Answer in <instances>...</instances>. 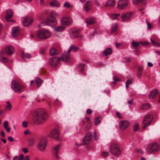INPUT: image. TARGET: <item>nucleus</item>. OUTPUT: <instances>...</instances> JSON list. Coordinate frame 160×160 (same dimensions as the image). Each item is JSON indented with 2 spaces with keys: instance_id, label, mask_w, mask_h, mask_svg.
I'll use <instances>...</instances> for the list:
<instances>
[{
  "instance_id": "f257e3e1",
  "label": "nucleus",
  "mask_w": 160,
  "mask_h": 160,
  "mask_svg": "<svg viewBox=\"0 0 160 160\" xmlns=\"http://www.w3.org/2000/svg\"><path fill=\"white\" fill-rule=\"evenodd\" d=\"M33 119L34 122L36 124H42L48 119L47 115L43 108L36 110L33 113Z\"/></svg>"
},
{
  "instance_id": "f03ea898",
  "label": "nucleus",
  "mask_w": 160,
  "mask_h": 160,
  "mask_svg": "<svg viewBox=\"0 0 160 160\" xmlns=\"http://www.w3.org/2000/svg\"><path fill=\"white\" fill-rule=\"evenodd\" d=\"M11 87L13 91L17 93L22 92L25 89V86L19 83L17 79L12 80Z\"/></svg>"
},
{
  "instance_id": "7ed1b4c3",
  "label": "nucleus",
  "mask_w": 160,
  "mask_h": 160,
  "mask_svg": "<svg viewBox=\"0 0 160 160\" xmlns=\"http://www.w3.org/2000/svg\"><path fill=\"white\" fill-rule=\"evenodd\" d=\"M111 153L113 155L118 157L121 154V151L118 144L115 142L110 144L109 148Z\"/></svg>"
},
{
  "instance_id": "20e7f679",
  "label": "nucleus",
  "mask_w": 160,
  "mask_h": 160,
  "mask_svg": "<svg viewBox=\"0 0 160 160\" xmlns=\"http://www.w3.org/2000/svg\"><path fill=\"white\" fill-rule=\"evenodd\" d=\"M51 33L48 30L42 29L38 31L37 33V36L39 39H45L49 38L51 36Z\"/></svg>"
},
{
  "instance_id": "39448f33",
  "label": "nucleus",
  "mask_w": 160,
  "mask_h": 160,
  "mask_svg": "<svg viewBox=\"0 0 160 160\" xmlns=\"http://www.w3.org/2000/svg\"><path fill=\"white\" fill-rule=\"evenodd\" d=\"M146 150L149 153L156 152L160 150V147L156 143H152L147 146Z\"/></svg>"
},
{
  "instance_id": "423d86ee",
  "label": "nucleus",
  "mask_w": 160,
  "mask_h": 160,
  "mask_svg": "<svg viewBox=\"0 0 160 160\" xmlns=\"http://www.w3.org/2000/svg\"><path fill=\"white\" fill-rule=\"evenodd\" d=\"M153 117L150 114H147L144 117L142 123L144 126L143 128L145 129L150 125L153 120Z\"/></svg>"
},
{
  "instance_id": "0eeeda50",
  "label": "nucleus",
  "mask_w": 160,
  "mask_h": 160,
  "mask_svg": "<svg viewBox=\"0 0 160 160\" xmlns=\"http://www.w3.org/2000/svg\"><path fill=\"white\" fill-rule=\"evenodd\" d=\"M92 138L91 133H88L84 137L83 139V142L81 143L80 145H84L89 143L91 141Z\"/></svg>"
},
{
  "instance_id": "6e6552de",
  "label": "nucleus",
  "mask_w": 160,
  "mask_h": 160,
  "mask_svg": "<svg viewBox=\"0 0 160 160\" xmlns=\"http://www.w3.org/2000/svg\"><path fill=\"white\" fill-rule=\"evenodd\" d=\"M70 52H64L61 55L60 58V60L64 62H68L70 60Z\"/></svg>"
},
{
  "instance_id": "1a4fd4ad",
  "label": "nucleus",
  "mask_w": 160,
  "mask_h": 160,
  "mask_svg": "<svg viewBox=\"0 0 160 160\" xmlns=\"http://www.w3.org/2000/svg\"><path fill=\"white\" fill-rule=\"evenodd\" d=\"M61 22L62 25L69 26L72 23V20L71 18L64 16L61 18Z\"/></svg>"
},
{
  "instance_id": "9d476101",
  "label": "nucleus",
  "mask_w": 160,
  "mask_h": 160,
  "mask_svg": "<svg viewBox=\"0 0 160 160\" xmlns=\"http://www.w3.org/2000/svg\"><path fill=\"white\" fill-rule=\"evenodd\" d=\"M60 61V58L57 57H52L49 59V62L50 64L53 67H56Z\"/></svg>"
},
{
  "instance_id": "9b49d317",
  "label": "nucleus",
  "mask_w": 160,
  "mask_h": 160,
  "mask_svg": "<svg viewBox=\"0 0 160 160\" xmlns=\"http://www.w3.org/2000/svg\"><path fill=\"white\" fill-rule=\"evenodd\" d=\"M128 0H120L118 2V6L119 9H123L126 7L128 4Z\"/></svg>"
},
{
  "instance_id": "f8f14e48",
  "label": "nucleus",
  "mask_w": 160,
  "mask_h": 160,
  "mask_svg": "<svg viewBox=\"0 0 160 160\" xmlns=\"http://www.w3.org/2000/svg\"><path fill=\"white\" fill-rule=\"evenodd\" d=\"M159 96L158 102L160 103V95H159V92L157 89L153 90L148 95L150 99Z\"/></svg>"
},
{
  "instance_id": "ddd939ff",
  "label": "nucleus",
  "mask_w": 160,
  "mask_h": 160,
  "mask_svg": "<svg viewBox=\"0 0 160 160\" xmlns=\"http://www.w3.org/2000/svg\"><path fill=\"white\" fill-rule=\"evenodd\" d=\"M47 142L44 140H42L38 146V148L41 152H44L46 149Z\"/></svg>"
},
{
  "instance_id": "4468645a",
  "label": "nucleus",
  "mask_w": 160,
  "mask_h": 160,
  "mask_svg": "<svg viewBox=\"0 0 160 160\" xmlns=\"http://www.w3.org/2000/svg\"><path fill=\"white\" fill-rule=\"evenodd\" d=\"M129 122L127 121H121L119 123V128L124 130L127 128L129 125Z\"/></svg>"
},
{
  "instance_id": "2eb2a0df",
  "label": "nucleus",
  "mask_w": 160,
  "mask_h": 160,
  "mask_svg": "<svg viewBox=\"0 0 160 160\" xmlns=\"http://www.w3.org/2000/svg\"><path fill=\"white\" fill-rule=\"evenodd\" d=\"M50 137L56 139H58L59 137V132L57 129H53L49 134Z\"/></svg>"
},
{
  "instance_id": "dca6fc26",
  "label": "nucleus",
  "mask_w": 160,
  "mask_h": 160,
  "mask_svg": "<svg viewBox=\"0 0 160 160\" xmlns=\"http://www.w3.org/2000/svg\"><path fill=\"white\" fill-rule=\"evenodd\" d=\"M57 20L56 18H48L45 21V22L46 24L51 25V24L53 25H56L57 23Z\"/></svg>"
},
{
  "instance_id": "f3484780",
  "label": "nucleus",
  "mask_w": 160,
  "mask_h": 160,
  "mask_svg": "<svg viewBox=\"0 0 160 160\" xmlns=\"http://www.w3.org/2000/svg\"><path fill=\"white\" fill-rule=\"evenodd\" d=\"M32 21V19L31 17H26L23 22V24L24 26L28 27L31 24Z\"/></svg>"
},
{
  "instance_id": "a211bd4d",
  "label": "nucleus",
  "mask_w": 160,
  "mask_h": 160,
  "mask_svg": "<svg viewBox=\"0 0 160 160\" xmlns=\"http://www.w3.org/2000/svg\"><path fill=\"white\" fill-rule=\"evenodd\" d=\"M132 13H126L122 14L121 16V18L123 21H128L130 19Z\"/></svg>"
},
{
  "instance_id": "6ab92c4d",
  "label": "nucleus",
  "mask_w": 160,
  "mask_h": 160,
  "mask_svg": "<svg viewBox=\"0 0 160 160\" xmlns=\"http://www.w3.org/2000/svg\"><path fill=\"white\" fill-rule=\"evenodd\" d=\"M14 52V48L12 46H8L6 48L5 52L9 55L12 54Z\"/></svg>"
},
{
  "instance_id": "aec40b11",
  "label": "nucleus",
  "mask_w": 160,
  "mask_h": 160,
  "mask_svg": "<svg viewBox=\"0 0 160 160\" xmlns=\"http://www.w3.org/2000/svg\"><path fill=\"white\" fill-rule=\"evenodd\" d=\"M60 145H58L53 148V152L54 156L57 159H59V157L58 155V150L59 149Z\"/></svg>"
},
{
  "instance_id": "412c9836",
  "label": "nucleus",
  "mask_w": 160,
  "mask_h": 160,
  "mask_svg": "<svg viewBox=\"0 0 160 160\" xmlns=\"http://www.w3.org/2000/svg\"><path fill=\"white\" fill-rule=\"evenodd\" d=\"M12 35L13 37L17 36L19 32V29L18 27H15L12 28Z\"/></svg>"
},
{
  "instance_id": "4be33fe9",
  "label": "nucleus",
  "mask_w": 160,
  "mask_h": 160,
  "mask_svg": "<svg viewBox=\"0 0 160 160\" xmlns=\"http://www.w3.org/2000/svg\"><path fill=\"white\" fill-rule=\"evenodd\" d=\"M92 3L91 1H88L86 2L84 6V9L86 11L89 10L91 8Z\"/></svg>"
},
{
  "instance_id": "5701e85b",
  "label": "nucleus",
  "mask_w": 160,
  "mask_h": 160,
  "mask_svg": "<svg viewBox=\"0 0 160 160\" xmlns=\"http://www.w3.org/2000/svg\"><path fill=\"white\" fill-rule=\"evenodd\" d=\"M116 4V2L115 0H108L104 6L105 7H113Z\"/></svg>"
},
{
  "instance_id": "b1692460",
  "label": "nucleus",
  "mask_w": 160,
  "mask_h": 160,
  "mask_svg": "<svg viewBox=\"0 0 160 160\" xmlns=\"http://www.w3.org/2000/svg\"><path fill=\"white\" fill-rule=\"evenodd\" d=\"M131 45L132 47V48L133 49H135V53L136 54L138 55V50L136 49L139 46V43L138 42H135L134 41H133L131 43Z\"/></svg>"
},
{
  "instance_id": "393cba45",
  "label": "nucleus",
  "mask_w": 160,
  "mask_h": 160,
  "mask_svg": "<svg viewBox=\"0 0 160 160\" xmlns=\"http://www.w3.org/2000/svg\"><path fill=\"white\" fill-rule=\"evenodd\" d=\"M13 14V12L11 10L9 9L7 10L5 18L8 21H9V19L11 18Z\"/></svg>"
},
{
  "instance_id": "a878e982",
  "label": "nucleus",
  "mask_w": 160,
  "mask_h": 160,
  "mask_svg": "<svg viewBox=\"0 0 160 160\" xmlns=\"http://www.w3.org/2000/svg\"><path fill=\"white\" fill-rule=\"evenodd\" d=\"M49 53L51 56H53L57 55L59 53V52L58 51L56 50L55 48H53L49 50Z\"/></svg>"
},
{
  "instance_id": "bb28decb",
  "label": "nucleus",
  "mask_w": 160,
  "mask_h": 160,
  "mask_svg": "<svg viewBox=\"0 0 160 160\" xmlns=\"http://www.w3.org/2000/svg\"><path fill=\"white\" fill-rule=\"evenodd\" d=\"M79 31L76 29H74L72 31L71 35L73 38H76L78 37Z\"/></svg>"
},
{
  "instance_id": "cd10ccee",
  "label": "nucleus",
  "mask_w": 160,
  "mask_h": 160,
  "mask_svg": "<svg viewBox=\"0 0 160 160\" xmlns=\"http://www.w3.org/2000/svg\"><path fill=\"white\" fill-rule=\"evenodd\" d=\"M96 20L94 18H90L87 19L86 22L88 25H90L91 24H94L95 23Z\"/></svg>"
},
{
  "instance_id": "c85d7f7f",
  "label": "nucleus",
  "mask_w": 160,
  "mask_h": 160,
  "mask_svg": "<svg viewBox=\"0 0 160 160\" xmlns=\"http://www.w3.org/2000/svg\"><path fill=\"white\" fill-rule=\"evenodd\" d=\"M112 52V49L111 48H106L103 52L106 56L111 55Z\"/></svg>"
},
{
  "instance_id": "c756f323",
  "label": "nucleus",
  "mask_w": 160,
  "mask_h": 160,
  "mask_svg": "<svg viewBox=\"0 0 160 160\" xmlns=\"http://www.w3.org/2000/svg\"><path fill=\"white\" fill-rule=\"evenodd\" d=\"M79 49L78 47L75 45H72L70 47L69 49L68 50V52H70L71 50H73L74 52H77Z\"/></svg>"
},
{
  "instance_id": "7c9ffc66",
  "label": "nucleus",
  "mask_w": 160,
  "mask_h": 160,
  "mask_svg": "<svg viewBox=\"0 0 160 160\" xmlns=\"http://www.w3.org/2000/svg\"><path fill=\"white\" fill-rule=\"evenodd\" d=\"M36 82L38 88L40 87L43 82V81L39 77H37L36 79Z\"/></svg>"
},
{
  "instance_id": "2f4dec72",
  "label": "nucleus",
  "mask_w": 160,
  "mask_h": 160,
  "mask_svg": "<svg viewBox=\"0 0 160 160\" xmlns=\"http://www.w3.org/2000/svg\"><path fill=\"white\" fill-rule=\"evenodd\" d=\"M50 5L54 7H59L60 6V4L58 1H54L50 3Z\"/></svg>"
},
{
  "instance_id": "473e14b6",
  "label": "nucleus",
  "mask_w": 160,
  "mask_h": 160,
  "mask_svg": "<svg viewBox=\"0 0 160 160\" xmlns=\"http://www.w3.org/2000/svg\"><path fill=\"white\" fill-rule=\"evenodd\" d=\"M65 29V28L62 26H58L54 28L55 31L57 32H61L63 30Z\"/></svg>"
},
{
  "instance_id": "72a5a7b5",
  "label": "nucleus",
  "mask_w": 160,
  "mask_h": 160,
  "mask_svg": "<svg viewBox=\"0 0 160 160\" xmlns=\"http://www.w3.org/2000/svg\"><path fill=\"white\" fill-rule=\"evenodd\" d=\"M150 107V105L148 103H145L142 105L141 107V109H148Z\"/></svg>"
},
{
  "instance_id": "f704fd0d",
  "label": "nucleus",
  "mask_w": 160,
  "mask_h": 160,
  "mask_svg": "<svg viewBox=\"0 0 160 160\" xmlns=\"http://www.w3.org/2000/svg\"><path fill=\"white\" fill-rule=\"evenodd\" d=\"M101 120V118L100 117H98L96 118L94 121V123L95 125H98L100 122Z\"/></svg>"
},
{
  "instance_id": "c9c22d12",
  "label": "nucleus",
  "mask_w": 160,
  "mask_h": 160,
  "mask_svg": "<svg viewBox=\"0 0 160 160\" xmlns=\"http://www.w3.org/2000/svg\"><path fill=\"white\" fill-rule=\"evenodd\" d=\"M120 15V14H113L112 13L110 14V17L111 18L113 19H116L117 18L118 16Z\"/></svg>"
},
{
  "instance_id": "e433bc0d",
  "label": "nucleus",
  "mask_w": 160,
  "mask_h": 160,
  "mask_svg": "<svg viewBox=\"0 0 160 160\" xmlns=\"http://www.w3.org/2000/svg\"><path fill=\"white\" fill-rule=\"evenodd\" d=\"M21 57L23 59L29 58H31V56L29 54H24L23 53H22Z\"/></svg>"
},
{
  "instance_id": "4c0bfd02",
  "label": "nucleus",
  "mask_w": 160,
  "mask_h": 160,
  "mask_svg": "<svg viewBox=\"0 0 160 160\" xmlns=\"http://www.w3.org/2000/svg\"><path fill=\"white\" fill-rule=\"evenodd\" d=\"M134 130V132H136L139 130V124L135 123L133 125Z\"/></svg>"
},
{
  "instance_id": "58836bf2",
  "label": "nucleus",
  "mask_w": 160,
  "mask_h": 160,
  "mask_svg": "<svg viewBox=\"0 0 160 160\" xmlns=\"http://www.w3.org/2000/svg\"><path fill=\"white\" fill-rule=\"evenodd\" d=\"M28 144L30 146H32L34 143V139L33 138H30L28 140Z\"/></svg>"
},
{
  "instance_id": "ea45409f",
  "label": "nucleus",
  "mask_w": 160,
  "mask_h": 160,
  "mask_svg": "<svg viewBox=\"0 0 160 160\" xmlns=\"http://www.w3.org/2000/svg\"><path fill=\"white\" fill-rule=\"evenodd\" d=\"M151 43L153 46L156 47H159L160 46V44H159L154 41L152 38L151 39Z\"/></svg>"
},
{
  "instance_id": "a19ab883",
  "label": "nucleus",
  "mask_w": 160,
  "mask_h": 160,
  "mask_svg": "<svg viewBox=\"0 0 160 160\" xmlns=\"http://www.w3.org/2000/svg\"><path fill=\"white\" fill-rule=\"evenodd\" d=\"M63 6L64 7L66 8H70L72 7V6L67 2H65L64 3Z\"/></svg>"
},
{
  "instance_id": "79ce46f5",
  "label": "nucleus",
  "mask_w": 160,
  "mask_h": 160,
  "mask_svg": "<svg viewBox=\"0 0 160 160\" xmlns=\"http://www.w3.org/2000/svg\"><path fill=\"white\" fill-rule=\"evenodd\" d=\"M140 149L139 148L136 149L134 150V153L136 157H139L140 154Z\"/></svg>"
},
{
  "instance_id": "37998d69",
  "label": "nucleus",
  "mask_w": 160,
  "mask_h": 160,
  "mask_svg": "<svg viewBox=\"0 0 160 160\" xmlns=\"http://www.w3.org/2000/svg\"><path fill=\"white\" fill-rule=\"evenodd\" d=\"M132 83V81L130 79L128 80L126 82V88H129V85Z\"/></svg>"
},
{
  "instance_id": "c03bdc74",
  "label": "nucleus",
  "mask_w": 160,
  "mask_h": 160,
  "mask_svg": "<svg viewBox=\"0 0 160 160\" xmlns=\"http://www.w3.org/2000/svg\"><path fill=\"white\" fill-rule=\"evenodd\" d=\"M12 108V105L11 104L7 105L5 108V110L9 111L11 110Z\"/></svg>"
},
{
  "instance_id": "a18cd8bd",
  "label": "nucleus",
  "mask_w": 160,
  "mask_h": 160,
  "mask_svg": "<svg viewBox=\"0 0 160 160\" xmlns=\"http://www.w3.org/2000/svg\"><path fill=\"white\" fill-rule=\"evenodd\" d=\"M85 65L84 64H81L78 65V68L81 70L83 71L84 70Z\"/></svg>"
},
{
  "instance_id": "49530a36",
  "label": "nucleus",
  "mask_w": 160,
  "mask_h": 160,
  "mask_svg": "<svg viewBox=\"0 0 160 160\" xmlns=\"http://www.w3.org/2000/svg\"><path fill=\"white\" fill-rule=\"evenodd\" d=\"M8 60V58L4 57H2L1 59V61L3 63L6 62Z\"/></svg>"
},
{
  "instance_id": "de8ad7c7",
  "label": "nucleus",
  "mask_w": 160,
  "mask_h": 160,
  "mask_svg": "<svg viewBox=\"0 0 160 160\" xmlns=\"http://www.w3.org/2000/svg\"><path fill=\"white\" fill-rule=\"evenodd\" d=\"M150 44L149 42L148 41H145L144 42H141V45L144 46L148 45Z\"/></svg>"
},
{
  "instance_id": "09e8293b",
  "label": "nucleus",
  "mask_w": 160,
  "mask_h": 160,
  "mask_svg": "<svg viewBox=\"0 0 160 160\" xmlns=\"http://www.w3.org/2000/svg\"><path fill=\"white\" fill-rule=\"evenodd\" d=\"M118 27V25L115 24L112 28V32H115L117 29Z\"/></svg>"
},
{
  "instance_id": "8fccbe9b",
  "label": "nucleus",
  "mask_w": 160,
  "mask_h": 160,
  "mask_svg": "<svg viewBox=\"0 0 160 160\" xmlns=\"http://www.w3.org/2000/svg\"><path fill=\"white\" fill-rule=\"evenodd\" d=\"M102 156L104 157H106L108 156V152H102Z\"/></svg>"
},
{
  "instance_id": "3c124183",
  "label": "nucleus",
  "mask_w": 160,
  "mask_h": 160,
  "mask_svg": "<svg viewBox=\"0 0 160 160\" xmlns=\"http://www.w3.org/2000/svg\"><path fill=\"white\" fill-rule=\"evenodd\" d=\"M132 2L134 5H138L140 3V0H132Z\"/></svg>"
},
{
  "instance_id": "603ef678",
  "label": "nucleus",
  "mask_w": 160,
  "mask_h": 160,
  "mask_svg": "<svg viewBox=\"0 0 160 160\" xmlns=\"http://www.w3.org/2000/svg\"><path fill=\"white\" fill-rule=\"evenodd\" d=\"M146 0H141V6H145L146 4Z\"/></svg>"
},
{
  "instance_id": "864d4df0",
  "label": "nucleus",
  "mask_w": 160,
  "mask_h": 160,
  "mask_svg": "<svg viewBox=\"0 0 160 160\" xmlns=\"http://www.w3.org/2000/svg\"><path fill=\"white\" fill-rule=\"evenodd\" d=\"M28 123L27 122L25 121H23L22 122V126L23 127L27 128L28 126Z\"/></svg>"
},
{
  "instance_id": "5fc2aeb1",
  "label": "nucleus",
  "mask_w": 160,
  "mask_h": 160,
  "mask_svg": "<svg viewBox=\"0 0 160 160\" xmlns=\"http://www.w3.org/2000/svg\"><path fill=\"white\" fill-rule=\"evenodd\" d=\"M54 104L56 105H58L61 104V102L58 98H57L54 102Z\"/></svg>"
},
{
  "instance_id": "6e6d98bb",
  "label": "nucleus",
  "mask_w": 160,
  "mask_h": 160,
  "mask_svg": "<svg viewBox=\"0 0 160 160\" xmlns=\"http://www.w3.org/2000/svg\"><path fill=\"white\" fill-rule=\"evenodd\" d=\"M113 79L115 82L119 81H120V79L116 76L114 77L113 78Z\"/></svg>"
},
{
  "instance_id": "4d7b16f0",
  "label": "nucleus",
  "mask_w": 160,
  "mask_h": 160,
  "mask_svg": "<svg viewBox=\"0 0 160 160\" xmlns=\"http://www.w3.org/2000/svg\"><path fill=\"white\" fill-rule=\"evenodd\" d=\"M8 122L7 121H6L4 122L3 123V127L4 128H6V127H8Z\"/></svg>"
},
{
  "instance_id": "13d9d810",
  "label": "nucleus",
  "mask_w": 160,
  "mask_h": 160,
  "mask_svg": "<svg viewBox=\"0 0 160 160\" xmlns=\"http://www.w3.org/2000/svg\"><path fill=\"white\" fill-rule=\"evenodd\" d=\"M24 156L22 154H20L19 155L18 159L20 160H24Z\"/></svg>"
},
{
  "instance_id": "bf43d9fd",
  "label": "nucleus",
  "mask_w": 160,
  "mask_h": 160,
  "mask_svg": "<svg viewBox=\"0 0 160 160\" xmlns=\"http://www.w3.org/2000/svg\"><path fill=\"white\" fill-rule=\"evenodd\" d=\"M147 23L148 25V29H150L152 28L151 25L148 22L147 20H146Z\"/></svg>"
},
{
  "instance_id": "052dcab7",
  "label": "nucleus",
  "mask_w": 160,
  "mask_h": 160,
  "mask_svg": "<svg viewBox=\"0 0 160 160\" xmlns=\"http://www.w3.org/2000/svg\"><path fill=\"white\" fill-rule=\"evenodd\" d=\"M116 115H117V116L118 117V118L119 119H122V117L121 115L120 114V113L119 112H116Z\"/></svg>"
},
{
  "instance_id": "680f3d73",
  "label": "nucleus",
  "mask_w": 160,
  "mask_h": 160,
  "mask_svg": "<svg viewBox=\"0 0 160 160\" xmlns=\"http://www.w3.org/2000/svg\"><path fill=\"white\" fill-rule=\"evenodd\" d=\"M92 112V110L90 109H88L86 111V113L88 114H90Z\"/></svg>"
},
{
  "instance_id": "e2e57ef3",
  "label": "nucleus",
  "mask_w": 160,
  "mask_h": 160,
  "mask_svg": "<svg viewBox=\"0 0 160 160\" xmlns=\"http://www.w3.org/2000/svg\"><path fill=\"white\" fill-rule=\"evenodd\" d=\"M22 151L25 153H26L28 152V148H23L22 149Z\"/></svg>"
},
{
  "instance_id": "0e129e2a",
  "label": "nucleus",
  "mask_w": 160,
  "mask_h": 160,
  "mask_svg": "<svg viewBox=\"0 0 160 160\" xmlns=\"http://www.w3.org/2000/svg\"><path fill=\"white\" fill-rule=\"evenodd\" d=\"M8 139L10 142H13L14 140L13 138L11 136L8 137Z\"/></svg>"
},
{
  "instance_id": "69168bd1",
  "label": "nucleus",
  "mask_w": 160,
  "mask_h": 160,
  "mask_svg": "<svg viewBox=\"0 0 160 160\" xmlns=\"http://www.w3.org/2000/svg\"><path fill=\"white\" fill-rule=\"evenodd\" d=\"M48 18L52 19V18H55L53 17V15L52 12H51L50 15L48 17Z\"/></svg>"
},
{
  "instance_id": "338daca9",
  "label": "nucleus",
  "mask_w": 160,
  "mask_h": 160,
  "mask_svg": "<svg viewBox=\"0 0 160 160\" xmlns=\"http://www.w3.org/2000/svg\"><path fill=\"white\" fill-rule=\"evenodd\" d=\"M4 128L8 132H9L10 131V128L8 127H6V128Z\"/></svg>"
},
{
  "instance_id": "774afa93",
  "label": "nucleus",
  "mask_w": 160,
  "mask_h": 160,
  "mask_svg": "<svg viewBox=\"0 0 160 160\" xmlns=\"http://www.w3.org/2000/svg\"><path fill=\"white\" fill-rule=\"evenodd\" d=\"M24 160H30L29 157L28 155L26 156L24 158Z\"/></svg>"
}]
</instances>
